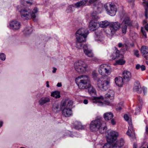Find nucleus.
I'll return each instance as SVG.
<instances>
[{
	"label": "nucleus",
	"instance_id": "f257e3e1",
	"mask_svg": "<svg viewBox=\"0 0 148 148\" xmlns=\"http://www.w3.org/2000/svg\"><path fill=\"white\" fill-rule=\"evenodd\" d=\"M87 32V30L84 28H80L76 32V47L78 49L83 48L84 53L86 56L88 57H92L94 55L92 50L89 48V45L83 43L86 41Z\"/></svg>",
	"mask_w": 148,
	"mask_h": 148
},
{
	"label": "nucleus",
	"instance_id": "f03ea898",
	"mask_svg": "<svg viewBox=\"0 0 148 148\" xmlns=\"http://www.w3.org/2000/svg\"><path fill=\"white\" fill-rule=\"evenodd\" d=\"M75 81L79 88L81 89L87 88L90 84L89 77L84 75L78 76L75 79Z\"/></svg>",
	"mask_w": 148,
	"mask_h": 148
},
{
	"label": "nucleus",
	"instance_id": "7ed1b4c3",
	"mask_svg": "<svg viewBox=\"0 0 148 148\" xmlns=\"http://www.w3.org/2000/svg\"><path fill=\"white\" fill-rule=\"evenodd\" d=\"M88 92L92 97L91 100L93 103L96 104L98 106H101L103 105V103L101 100L100 99H103V96L99 97H97V91L95 88L90 84V85L88 86Z\"/></svg>",
	"mask_w": 148,
	"mask_h": 148
},
{
	"label": "nucleus",
	"instance_id": "20e7f679",
	"mask_svg": "<svg viewBox=\"0 0 148 148\" xmlns=\"http://www.w3.org/2000/svg\"><path fill=\"white\" fill-rule=\"evenodd\" d=\"M38 10L37 8H35L32 12L27 8H22L20 11L21 17L25 20L29 19L32 17L33 20H34Z\"/></svg>",
	"mask_w": 148,
	"mask_h": 148
},
{
	"label": "nucleus",
	"instance_id": "39448f33",
	"mask_svg": "<svg viewBox=\"0 0 148 148\" xmlns=\"http://www.w3.org/2000/svg\"><path fill=\"white\" fill-rule=\"evenodd\" d=\"M106 126L103 127L101 123V118L97 119L95 120L92 121L90 125V128L91 131L95 132L99 130H105Z\"/></svg>",
	"mask_w": 148,
	"mask_h": 148
},
{
	"label": "nucleus",
	"instance_id": "423d86ee",
	"mask_svg": "<svg viewBox=\"0 0 148 148\" xmlns=\"http://www.w3.org/2000/svg\"><path fill=\"white\" fill-rule=\"evenodd\" d=\"M97 85L99 88L102 91L107 90L110 86V80L106 78L101 77L97 79Z\"/></svg>",
	"mask_w": 148,
	"mask_h": 148
},
{
	"label": "nucleus",
	"instance_id": "0eeeda50",
	"mask_svg": "<svg viewBox=\"0 0 148 148\" xmlns=\"http://www.w3.org/2000/svg\"><path fill=\"white\" fill-rule=\"evenodd\" d=\"M120 25V23L118 22H111L109 27L105 30V32L107 35L112 36L119 29Z\"/></svg>",
	"mask_w": 148,
	"mask_h": 148
},
{
	"label": "nucleus",
	"instance_id": "6e6552de",
	"mask_svg": "<svg viewBox=\"0 0 148 148\" xmlns=\"http://www.w3.org/2000/svg\"><path fill=\"white\" fill-rule=\"evenodd\" d=\"M74 66L75 70L78 73H84L88 67L87 65L85 62L81 60L75 62Z\"/></svg>",
	"mask_w": 148,
	"mask_h": 148
},
{
	"label": "nucleus",
	"instance_id": "1a4fd4ad",
	"mask_svg": "<svg viewBox=\"0 0 148 148\" xmlns=\"http://www.w3.org/2000/svg\"><path fill=\"white\" fill-rule=\"evenodd\" d=\"M112 69L109 65L103 64L101 65L98 68L99 73L102 75L108 76L110 74Z\"/></svg>",
	"mask_w": 148,
	"mask_h": 148
},
{
	"label": "nucleus",
	"instance_id": "9d476101",
	"mask_svg": "<svg viewBox=\"0 0 148 148\" xmlns=\"http://www.w3.org/2000/svg\"><path fill=\"white\" fill-rule=\"evenodd\" d=\"M104 8L108 14L111 16L115 15L117 11V8L116 5L114 4L106 3L104 5Z\"/></svg>",
	"mask_w": 148,
	"mask_h": 148
},
{
	"label": "nucleus",
	"instance_id": "9b49d317",
	"mask_svg": "<svg viewBox=\"0 0 148 148\" xmlns=\"http://www.w3.org/2000/svg\"><path fill=\"white\" fill-rule=\"evenodd\" d=\"M106 135L107 141L108 142L113 143L117 139L118 136V133L116 131L109 130L107 132Z\"/></svg>",
	"mask_w": 148,
	"mask_h": 148
},
{
	"label": "nucleus",
	"instance_id": "f8f14e48",
	"mask_svg": "<svg viewBox=\"0 0 148 148\" xmlns=\"http://www.w3.org/2000/svg\"><path fill=\"white\" fill-rule=\"evenodd\" d=\"M130 21L129 18H125L121 24H120L119 28H120L122 34H125L127 29V26L130 24Z\"/></svg>",
	"mask_w": 148,
	"mask_h": 148
},
{
	"label": "nucleus",
	"instance_id": "ddd939ff",
	"mask_svg": "<svg viewBox=\"0 0 148 148\" xmlns=\"http://www.w3.org/2000/svg\"><path fill=\"white\" fill-rule=\"evenodd\" d=\"M124 117L125 120L128 121L129 126L128 127V130L127 132V134L130 137H131L133 136V135H135V132L132 126L131 121L130 120V118L128 116L125 114L124 115Z\"/></svg>",
	"mask_w": 148,
	"mask_h": 148
},
{
	"label": "nucleus",
	"instance_id": "4468645a",
	"mask_svg": "<svg viewBox=\"0 0 148 148\" xmlns=\"http://www.w3.org/2000/svg\"><path fill=\"white\" fill-rule=\"evenodd\" d=\"M88 1V0H82L76 3L75 5H69L67 9V10H68L69 11H68V12H70L74 11L75 8V6L76 8H78L84 6Z\"/></svg>",
	"mask_w": 148,
	"mask_h": 148
},
{
	"label": "nucleus",
	"instance_id": "2eb2a0df",
	"mask_svg": "<svg viewBox=\"0 0 148 148\" xmlns=\"http://www.w3.org/2000/svg\"><path fill=\"white\" fill-rule=\"evenodd\" d=\"M114 92L113 90H110L105 95V98L107 100H105L106 103L108 105H111L110 102L109 101L114 99Z\"/></svg>",
	"mask_w": 148,
	"mask_h": 148
},
{
	"label": "nucleus",
	"instance_id": "dca6fc26",
	"mask_svg": "<svg viewBox=\"0 0 148 148\" xmlns=\"http://www.w3.org/2000/svg\"><path fill=\"white\" fill-rule=\"evenodd\" d=\"M21 27V23L17 21H12L10 22L9 28L14 31H18L20 29Z\"/></svg>",
	"mask_w": 148,
	"mask_h": 148
},
{
	"label": "nucleus",
	"instance_id": "f3484780",
	"mask_svg": "<svg viewBox=\"0 0 148 148\" xmlns=\"http://www.w3.org/2000/svg\"><path fill=\"white\" fill-rule=\"evenodd\" d=\"M88 27L90 30L93 31L97 29L99 27V23L95 20H92L90 22Z\"/></svg>",
	"mask_w": 148,
	"mask_h": 148
},
{
	"label": "nucleus",
	"instance_id": "a211bd4d",
	"mask_svg": "<svg viewBox=\"0 0 148 148\" xmlns=\"http://www.w3.org/2000/svg\"><path fill=\"white\" fill-rule=\"evenodd\" d=\"M132 77L131 72L127 70L124 71L123 73V79L124 81L129 82L130 79Z\"/></svg>",
	"mask_w": 148,
	"mask_h": 148
},
{
	"label": "nucleus",
	"instance_id": "6ab92c4d",
	"mask_svg": "<svg viewBox=\"0 0 148 148\" xmlns=\"http://www.w3.org/2000/svg\"><path fill=\"white\" fill-rule=\"evenodd\" d=\"M103 5L101 3H99L94 6V10L97 14L101 13L103 9Z\"/></svg>",
	"mask_w": 148,
	"mask_h": 148
},
{
	"label": "nucleus",
	"instance_id": "aec40b11",
	"mask_svg": "<svg viewBox=\"0 0 148 148\" xmlns=\"http://www.w3.org/2000/svg\"><path fill=\"white\" fill-rule=\"evenodd\" d=\"M140 51L143 56L146 60H148V47L145 46H142Z\"/></svg>",
	"mask_w": 148,
	"mask_h": 148
},
{
	"label": "nucleus",
	"instance_id": "412c9836",
	"mask_svg": "<svg viewBox=\"0 0 148 148\" xmlns=\"http://www.w3.org/2000/svg\"><path fill=\"white\" fill-rule=\"evenodd\" d=\"M62 114L66 117H69L72 115V110L69 108H64L62 111Z\"/></svg>",
	"mask_w": 148,
	"mask_h": 148
},
{
	"label": "nucleus",
	"instance_id": "4be33fe9",
	"mask_svg": "<svg viewBox=\"0 0 148 148\" xmlns=\"http://www.w3.org/2000/svg\"><path fill=\"white\" fill-rule=\"evenodd\" d=\"M50 101V98L46 97H42L39 100L38 103L41 106L44 105V104L49 102Z\"/></svg>",
	"mask_w": 148,
	"mask_h": 148
},
{
	"label": "nucleus",
	"instance_id": "5701e85b",
	"mask_svg": "<svg viewBox=\"0 0 148 148\" xmlns=\"http://www.w3.org/2000/svg\"><path fill=\"white\" fill-rule=\"evenodd\" d=\"M52 109L54 112L57 113L60 112L62 109L59 104L56 103L53 104Z\"/></svg>",
	"mask_w": 148,
	"mask_h": 148
},
{
	"label": "nucleus",
	"instance_id": "b1692460",
	"mask_svg": "<svg viewBox=\"0 0 148 148\" xmlns=\"http://www.w3.org/2000/svg\"><path fill=\"white\" fill-rule=\"evenodd\" d=\"M134 91L137 93H140L142 91L141 86L138 82H136L135 83L133 88Z\"/></svg>",
	"mask_w": 148,
	"mask_h": 148
},
{
	"label": "nucleus",
	"instance_id": "393cba45",
	"mask_svg": "<svg viewBox=\"0 0 148 148\" xmlns=\"http://www.w3.org/2000/svg\"><path fill=\"white\" fill-rule=\"evenodd\" d=\"M115 83L119 87H121L123 84V79L120 77H116L115 79Z\"/></svg>",
	"mask_w": 148,
	"mask_h": 148
},
{
	"label": "nucleus",
	"instance_id": "a878e982",
	"mask_svg": "<svg viewBox=\"0 0 148 148\" xmlns=\"http://www.w3.org/2000/svg\"><path fill=\"white\" fill-rule=\"evenodd\" d=\"M124 140L121 138L120 139L118 140L115 143H113V145L114 147H122L124 144Z\"/></svg>",
	"mask_w": 148,
	"mask_h": 148
},
{
	"label": "nucleus",
	"instance_id": "bb28decb",
	"mask_svg": "<svg viewBox=\"0 0 148 148\" xmlns=\"http://www.w3.org/2000/svg\"><path fill=\"white\" fill-rule=\"evenodd\" d=\"M95 37L97 38L95 39L96 41L102 42L101 39L103 38V34L101 31H100L99 32H96L95 33Z\"/></svg>",
	"mask_w": 148,
	"mask_h": 148
},
{
	"label": "nucleus",
	"instance_id": "cd10ccee",
	"mask_svg": "<svg viewBox=\"0 0 148 148\" xmlns=\"http://www.w3.org/2000/svg\"><path fill=\"white\" fill-rule=\"evenodd\" d=\"M103 116L106 121H108L113 117V115L111 112H108L105 113L103 115Z\"/></svg>",
	"mask_w": 148,
	"mask_h": 148
},
{
	"label": "nucleus",
	"instance_id": "c85d7f7f",
	"mask_svg": "<svg viewBox=\"0 0 148 148\" xmlns=\"http://www.w3.org/2000/svg\"><path fill=\"white\" fill-rule=\"evenodd\" d=\"M33 31V29L32 27H26L23 31V33L24 34L26 35H28L32 33Z\"/></svg>",
	"mask_w": 148,
	"mask_h": 148
},
{
	"label": "nucleus",
	"instance_id": "c756f323",
	"mask_svg": "<svg viewBox=\"0 0 148 148\" xmlns=\"http://www.w3.org/2000/svg\"><path fill=\"white\" fill-rule=\"evenodd\" d=\"M110 23L107 21H101L99 23V26L101 27H105L110 25Z\"/></svg>",
	"mask_w": 148,
	"mask_h": 148
},
{
	"label": "nucleus",
	"instance_id": "7c9ffc66",
	"mask_svg": "<svg viewBox=\"0 0 148 148\" xmlns=\"http://www.w3.org/2000/svg\"><path fill=\"white\" fill-rule=\"evenodd\" d=\"M21 3L24 6H29L31 5L32 3L30 0H21Z\"/></svg>",
	"mask_w": 148,
	"mask_h": 148
},
{
	"label": "nucleus",
	"instance_id": "2f4dec72",
	"mask_svg": "<svg viewBox=\"0 0 148 148\" xmlns=\"http://www.w3.org/2000/svg\"><path fill=\"white\" fill-rule=\"evenodd\" d=\"M75 128L77 130L81 129L83 128L81 122L77 121L75 122L74 123Z\"/></svg>",
	"mask_w": 148,
	"mask_h": 148
},
{
	"label": "nucleus",
	"instance_id": "473e14b6",
	"mask_svg": "<svg viewBox=\"0 0 148 148\" xmlns=\"http://www.w3.org/2000/svg\"><path fill=\"white\" fill-rule=\"evenodd\" d=\"M51 95L56 98H59L60 97V92L58 91H55L51 93Z\"/></svg>",
	"mask_w": 148,
	"mask_h": 148
},
{
	"label": "nucleus",
	"instance_id": "72a5a7b5",
	"mask_svg": "<svg viewBox=\"0 0 148 148\" xmlns=\"http://www.w3.org/2000/svg\"><path fill=\"white\" fill-rule=\"evenodd\" d=\"M114 147L113 143L108 142L105 144L103 146V148H113Z\"/></svg>",
	"mask_w": 148,
	"mask_h": 148
},
{
	"label": "nucleus",
	"instance_id": "f704fd0d",
	"mask_svg": "<svg viewBox=\"0 0 148 148\" xmlns=\"http://www.w3.org/2000/svg\"><path fill=\"white\" fill-rule=\"evenodd\" d=\"M67 100L65 99L63 100L61 102L60 106L62 109L63 108L67 107Z\"/></svg>",
	"mask_w": 148,
	"mask_h": 148
},
{
	"label": "nucleus",
	"instance_id": "c9c22d12",
	"mask_svg": "<svg viewBox=\"0 0 148 148\" xmlns=\"http://www.w3.org/2000/svg\"><path fill=\"white\" fill-rule=\"evenodd\" d=\"M142 106H138L136 108L135 114L136 115L139 113L142 109Z\"/></svg>",
	"mask_w": 148,
	"mask_h": 148
},
{
	"label": "nucleus",
	"instance_id": "e433bc0d",
	"mask_svg": "<svg viewBox=\"0 0 148 148\" xmlns=\"http://www.w3.org/2000/svg\"><path fill=\"white\" fill-rule=\"evenodd\" d=\"M116 64L122 65L125 63V61L123 59H120L116 61Z\"/></svg>",
	"mask_w": 148,
	"mask_h": 148
},
{
	"label": "nucleus",
	"instance_id": "4c0bfd02",
	"mask_svg": "<svg viewBox=\"0 0 148 148\" xmlns=\"http://www.w3.org/2000/svg\"><path fill=\"white\" fill-rule=\"evenodd\" d=\"M128 48L127 45L126 44L123 45L122 49V52H124L127 50Z\"/></svg>",
	"mask_w": 148,
	"mask_h": 148
},
{
	"label": "nucleus",
	"instance_id": "58836bf2",
	"mask_svg": "<svg viewBox=\"0 0 148 148\" xmlns=\"http://www.w3.org/2000/svg\"><path fill=\"white\" fill-rule=\"evenodd\" d=\"M67 100V107L69 108L71 107L72 106L73 101L71 100Z\"/></svg>",
	"mask_w": 148,
	"mask_h": 148
},
{
	"label": "nucleus",
	"instance_id": "ea45409f",
	"mask_svg": "<svg viewBox=\"0 0 148 148\" xmlns=\"http://www.w3.org/2000/svg\"><path fill=\"white\" fill-rule=\"evenodd\" d=\"M0 58L3 61L5 60V54L3 53H0Z\"/></svg>",
	"mask_w": 148,
	"mask_h": 148
},
{
	"label": "nucleus",
	"instance_id": "a19ab883",
	"mask_svg": "<svg viewBox=\"0 0 148 148\" xmlns=\"http://www.w3.org/2000/svg\"><path fill=\"white\" fill-rule=\"evenodd\" d=\"M98 0H90L89 1H88V2L86 3H87V5H89L91 4H93L96 1H97Z\"/></svg>",
	"mask_w": 148,
	"mask_h": 148
},
{
	"label": "nucleus",
	"instance_id": "79ce46f5",
	"mask_svg": "<svg viewBox=\"0 0 148 148\" xmlns=\"http://www.w3.org/2000/svg\"><path fill=\"white\" fill-rule=\"evenodd\" d=\"M134 55L136 56V57H139V51L138 50L135 49L134 50Z\"/></svg>",
	"mask_w": 148,
	"mask_h": 148
},
{
	"label": "nucleus",
	"instance_id": "37998d69",
	"mask_svg": "<svg viewBox=\"0 0 148 148\" xmlns=\"http://www.w3.org/2000/svg\"><path fill=\"white\" fill-rule=\"evenodd\" d=\"M115 50L116 51V57H119V50H118L117 48L116 47H114Z\"/></svg>",
	"mask_w": 148,
	"mask_h": 148
},
{
	"label": "nucleus",
	"instance_id": "c03bdc74",
	"mask_svg": "<svg viewBox=\"0 0 148 148\" xmlns=\"http://www.w3.org/2000/svg\"><path fill=\"white\" fill-rule=\"evenodd\" d=\"M148 8H146L145 9V16L146 18H148Z\"/></svg>",
	"mask_w": 148,
	"mask_h": 148
},
{
	"label": "nucleus",
	"instance_id": "a18cd8bd",
	"mask_svg": "<svg viewBox=\"0 0 148 148\" xmlns=\"http://www.w3.org/2000/svg\"><path fill=\"white\" fill-rule=\"evenodd\" d=\"M75 132H71L69 135V137H73L74 136H76L75 135Z\"/></svg>",
	"mask_w": 148,
	"mask_h": 148
},
{
	"label": "nucleus",
	"instance_id": "49530a36",
	"mask_svg": "<svg viewBox=\"0 0 148 148\" xmlns=\"http://www.w3.org/2000/svg\"><path fill=\"white\" fill-rule=\"evenodd\" d=\"M143 3L147 7H148V1H147L145 0H143Z\"/></svg>",
	"mask_w": 148,
	"mask_h": 148
},
{
	"label": "nucleus",
	"instance_id": "de8ad7c7",
	"mask_svg": "<svg viewBox=\"0 0 148 148\" xmlns=\"http://www.w3.org/2000/svg\"><path fill=\"white\" fill-rule=\"evenodd\" d=\"M132 36L133 39L135 40L137 38L138 35L136 33H135L134 34V36Z\"/></svg>",
	"mask_w": 148,
	"mask_h": 148
},
{
	"label": "nucleus",
	"instance_id": "09e8293b",
	"mask_svg": "<svg viewBox=\"0 0 148 148\" xmlns=\"http://www.w3.org/2000/svg\"><path fill=\"white\" fill-rule=\"evenodd\" d=\"M141 66V65H140L139 64H138L136 65V68L137 70H138L139 69H140V67Z\"/></svg>",
	"mask_w": 148,
	"mask_h": 148
},
{
	"label": "nucleus",
	"instance_id": "8fccbe9b",
	"mask_svg": "<svg viewBox=\"0 0 148 148\" xmlns=\"http://www.w3.org/2000/svg\"><path fill=\"white\" fill-rule=\"evenodd\" d=\"M141 70L142 71H143L145 70V66L144 65H141L140 67Z\"/></svg>",
	"mask_w": 148,
	"mask_h": 148
},
{
	"label": "nucleus",
	"instance_id": "3c124183",
	"mask_svg": "<svg viewBox=\"0 0 148 148\" xmlns=\"http://www.w3.org/2000/svg\"><path fill=\"white\" fill-rule=\"evenodd\" d=\"M138 101L140 103V106H142L143 104V100L142 99L141 97H139L138 99Z\"/></svg>",
	"mask_w": 148,
	"mask_h": 148
},
{
	"label": "nucleus",
	"instance_id": "603ef678",
	"mask_svg": "<svg viewBox=\"0 0 148 148\" xmlns=\"http://www.w3.org/2000/svg\"><path fill=\"white\" fill-rule=\"evenodd\" d=\"M92 76L94 78V79H96L97 77V74L95 73H93L92 74Z\"/></svg>",
	"mask_w": 148,
	"mask_h": 148
},
{
	"label": "nucleus",
	"instance_id": "864d4df0",
	"mask_svg": "<svg viewBox=\"0 0 148 148\" xmlns=\"http://www.w3.org/2000/svg\"><path fill=\"white\" fill-rule=\"evenodd\" d=\"M141 31L143 35L145 36V37H146L147 35L145 32V31L143 30L142 29H141Z\"/></svg>",
	"mask_w": 148,
	"mask_h": 148
},
{
	"label": "nucleus",
	"instance_id": "5fc2aeb1",
	"mask_svg": "<svg viewBox=\"0 0 148 148\" xmlns=\"http://www.w3.org/2000/svg\"><path fill=\"white\" fill-rule=\"evenodd\" d=\"M111 123L113 125H114L116 124V122L113 119L111 120Z\"/></svg>",
	"mask_w": 148,
	"mask_h": 148
},
{
	"label": "nucleus",
	"instance_id": "6e6d98bb",
	"mask_svg": "<svg viewBox=\"0 0 148 148\" xmlns=\"http://www.w3.org/2000/svg\"><path fill=\"white\" fill-rule=\"evenodd\" d=\"M83 103L84 104H86L88 103V101L87 99H84V100Z\"/></svg>",
	"mask_w": 148,
	"mask_h": 148
},
{
	"label": "nucleus",
	"instance_id": "4d7b16f0",
	"mask_svg": "<svg viewBox=\"0 0 148 148\" xmlns=\"http://www.w3.org/2000/svg\"><path fill=\"white\" fill-rule=\"evenodd\" d=\"M53 70L52 71V72L53 73H55L56 72V71L57 70V69L55 68H53Z\"/></svg>",
	"mask_w": 148,
	"mask_h": 148
},
{
	"label": "nucleus",
	"instance_id": "13d9d810",
	"mask_svg": "<svg viewBox=\"0 0 148 148\" xmlns=\"http://www.w3.org/2000/svg\"><path fill=\"white\" fill-rule=\"evenodd\" d=\"M128 2L130 3H133L134 2V0H128Z\"/></svg>",
	"mask_w": 148,
	"mask_h": 148
},
{
	"label": "nucleus",
	"instance_id": "bf43d9fd",
	"mask_svg": "<svg viewBox=\"0 0 148 148\" xmlns=\"http://www.w3.org/2000/svg\"><path fill=\"white\" fill-rule=\"evenodd\" d=\"M145 28L146 30L148 31V23L145 26Z\"/></svg>",
	"mask_w": 148,
	"mask_h": 148
},
{
	"label": "nucleus",
	"instance_id": "052dcab7",
	"mask_svg": "<svg viewBox=\"0 0 148 148\" xmlns=\"http://www.w3.org/2000/svg\"><path fill=\"white\" fill-rule=\"evenodd\" d=\"M118 45L119 47H122L123 45L122 43H120L118 44Z\"/></svg>",
	"mask_w": 148,
	"mask_h": 148
},
{
	"label": "nucleus",
	"instance_id": "680f3d73",
	"mask_svg": "<svg viewBox=\"0 0 148 148\" xmlns=\"http://www.w3.org/2000/svg\"><path fill=\"white\" fill-rule=\"evenodd\" d=\"M119 106H123V102H120L119 103Z\"/></svg>",
	"mask_w": 148,
	"mask_h": 148
},
{
	"label": "nucleus",
	"instance_id": "e2e57ef3",
	"mask_svg": "<svg viewBox=\"0 0 148 148\" xmlns=\"http://www.w3.org/2000/svg\"><path fill=\"white\" fill-rule=\"evenodd\" d=\"M49 82L48 81H47L46 82V86L47 87L49 88Z\"/></svg>",
	"mask_w": 148,
	"mask_h": 148
},
{
	"label": "nucleus",
	"instance_id": "0e129e2a",
	"mask_svg": "<svg viewBox=\"0 0 148 148\" xmlns=\"http://www.w3.org/2000/svg\"><path fill=\"white\" fill-rule=\"evenodd\" d=\"M57 86L58 87H61L62 86L61 83H58L57 84Z\"/></svg>",
	"mask_w": 148,
	"mask_h": 148
},
{
	"label": "nucleus",
	"instance_id": "69168bd1",
	"mask_svg": "<svg viewBox=\"0 0 148 148\" xmlns=\"http://www.w3.org/2000/svg\"><path fill=\"white\" fill-rule=\"evenodd\" d=\"M3 123V122L2 121H0V128L2 126Z\"/></svg>",
	"mask_w": 148,
	"mask_h": 148
},
{
	"label": "nucleus",
	"instance_id": "338daca9",
	"mask_svg": "<svg viewBox=\"0 0 148 148\" xmlns=\"http://www.w3.org/2000/svg\"><path fill=\"white\" fill-rule=\"evenodd\" d=\"M92 16L94 17V18H95L97 19V18H98V16H97V15H94V14H93L92 15Z\"/></svg>",
	"mask_w": 148,
	"mask_h": 148
},
{
	"label": "nucleus",
	"instance_id": "774afa93",
	"mask_svg": "<svg viewBox=\"0 0 148 148\" xmlns=\"http://www.w3.org/2000/svg\"><path fill=\"white\" fill-rule=\"evenodd\" d=\"M137 145L136 144L134 143L133 145V148H137Z\"/></svg>",
	"mask_w": 148,
	"mask_h": 148
}]
</instances>
